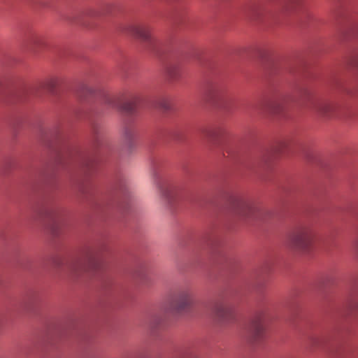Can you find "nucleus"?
<instances>
[{
  "instance_id": "1",
  "label": "nucleus",
  "mask_w": 358,
  "mask_h": 358,
  "mask_svg": "<svg viewBox=\"0 0 358 358\" xmlns=\"http://www.w3.org/2000/svg\"><path fill=\"white\" fill-rule=\"evenodd\" d=\"M313 234L311 228L304 225L296 229L289 236V245L299 250H307L311 245Z\"/></svg>"
},
{
  "instance_id": "2",
  "label": "nucleus",
  "mask_w": 358,
  "mask_h": 358,
  "mask_svg": "<svg viewBox=\"0 0 358 358\" xmlns=\"http://www.w3.org/2000/svg\"><path fill=\"white\" fill-rule=\"evenodd\" d=\"M194 304V295L192 291L184 289L180 291L170 302L171 310L177 314H182L190 310Z\"/></svg>"
},
{
  "instance_id": "3",
  "label": "nucleus",
  "mask_w": 358,
  "mask_h": 358,
  "mask_svg": "<svg viewBox=\"0 0 358 358\" xmlns=\"http://www.w3.org/2000/svg\"><path fill=\"white\" fill-rule=\"evenodd\" d=\"M97 255L93 250L86 251L80 259L76 260L69 265V268L74 273L93 270L97 266Z\"/></svg>"
},
{
  "instance_id": "4",
  "label": "nucleus",
  "mask_w": 358,
  "mask_h": 358,
  "mask_svg": "<svg viewBox=\"0 0 358 358\" xmlns=\"http://www.w3.org/2000/svg\"><path fill=\"white\" fill-rule=\"evenodd\" d=\"M155 184L164 205L168 208H172L176 198L174 188L158 177L155 178Z\"/></svg>"
},
{
  "instance_id": "5",
  "label": "nucleus",
  "mask_w": 358,
  "mask_h": 358,
  "mask_svg": "<svg viewBox=\"0 0 358 358\" xmlns=\"http://www.w3.org/2000/svg\"><path fill=\"white\" fill-rule=\"evenodd\" d=\"M230 202L236 213L242 218L250 217L255 213V206L250 201L243 198L232 196Z\"/></svg>"
},
{
  "instance_id": "6",
  "label": "nucleus",
  "mask_w": 358,
  "mask_h": 358,
  "mask_svg": "<svg viewBox=\"0 0 358 358\" xmlns=\"http://www.w3.org/2000/svg\"><path fill=\"white\" fill-rule=\"evenodd\" d=\"M264 327L260 318L252 320L245 327V336L250 343H257L264 336Z\"/></svg>"
},
{
  "instance_id": "7",
  "label": "nucleus",
  "mask_w": 358,
  "mask_h": 358,
  "mask_svg": "<svg viewBox=\"0 0 358 358\" xmlns=\"http://www.w3.org/2000/svg\"><path fill=\"white\" fill-rule=\"evenodd\" d=\"M129 32L134 36L148 42L151 49L157 51V42L152 38L151 29L145 25H133L129 28Z\"/></svg>"
},
{
  "instance_id": "8",
  "label": "nucleus",
  "mask_w": 358,
  "mask_h": 358,
  "mask_svg": "<svg viewBox=\"0 0 358 358\" xmlns=\"http://www.w3.org/2000/svg\"><path fill=\"white\" fill-rule=\"evenodd\" d=\"M206 99V101L213 106L220 108L227 107V97L224 90L219 87H213L209 89Z\"/></svg>"
},
{
  "instance_id": "9",
  "label": "nucleus",
  "mask_w": 358,
  "mask_h": 358,
  "mask_svg": "<svg viewBox=\"0 0 358 358\" xmlns=\"http://www.w3.org/2000/svg\"><path fill=\"white\" fill-rule=\"evenodd\" d=\"M216 315L223 322H229L234 317V308L227 304L219 305L216 308Z\"/></svg>"
},
{
  "instance_id": "10",
  "label": "nucleus",
  "mask_w": 358,
  "mask_h": 358,
  "mask_svg": "<svg viewBox=\"0 0 358 358\" xmlns=\"http://www.w3.org/2000/svg\"><path fill=\"white\" fill-rule=\"evenodd\" d=\"M113 107L117 108L122 112L125 113L127 115H132L135 113L137 107V99H133L131 100L125 101L122 103H115V102H109Z\"/></svg>"
},
{
  "instance_id": "11",
  "label": "nucleus",
  "mask_w": 358,
  "mask_h": 358,
  "mask_svg": "<svg viewBox=\"0 0 358 358\" xmlns=\"http://www.w3.org/2000/svg\"><path fill=\"white\" fill-rule=\"evenodd\" d=\"M315 110L323 116H329L334 110V106L331 103L325 101H318L313 105Z\"/></svg>"
},
{
  "instance_id": "12",
  "label": "nucleus",
  "mask_w": 358,
  "mask_h": 358,
  "mask_svg": "<svg viewBox=\"0 0 358 358\" xmlns=\"http://www.w3.org/2000/svg\"><path fill=\"white\" fill-rule=\"evenodd\" d=\"M163 322V317L159 315L155 314L150 317L148 321V326L152 331L157 329Z\"/></svg>"
},
{
  "instance_id": "13",
  "label": "nucleus",
  "mask_w": 358,
  "mask_h": 358,
  "mask_svg": "<svg viewBox=\"0 0 358 358\" xmlns=\"http://www.w3.org/2000/svg\"><path fill=\"white\" fill-rule=\"evenodd\" d=\"M57 80L55 78H48L40 85V87L48 90L50 92H53L57 85Z\"/></svg>"
},
{
  "instance_id": "14",
  "label": "nucleus",
  "mask_w": 358,
  "mask_h": 358,
  "mask_svg": "<svg viewBox=\"0 0 358 358\" xmlns=\"http://www.w3.org/2000/svg\"><path fill=\"white\" fill-rule=\"evenodd\" d=\"M301 5V0H285L283 6L287 11L296 10Z\"/></svg>"
},
{
  "instance_id": "15",
  "label": "nucleus",
  "mask_w": 358,
  "mask_h": 358,
  "mask_svg": "<svg viewBox=\"0 0 358 358\" xmlns=\"http://www.w3.org/2000/svg\"><path fill=\"white\" fill-rule=\"evenodd\" d=\"M169 136L174 141H180L182 139L181 131L180 129H173L170 131Z\"/></svg>"
},
{
  "instance_id": "16",
  "label": "nucleus",
  "mask_w": 358,
  "mask_h": 358,
  "mask_svg": "<svg viewBox=\"0 0 358 358\" xmlns=\"http://www.w3.org/2000/svg\"><path fill=\"white\" fill-rule=\"evenodd\" d=\"M159 106L164 110H167L170 108L169 103L166 101H161L159 103Z\"/></svg>"
},
{
  "instance_id": "17",
  "label": "nucleus",
  "mask_w": 358,
  "mask_h": 358,
  "mask_svg": "<svg viewBox=\"0 0 358 358\" xmlns=\"http://www.w3.org/2000/svg\"><path fill=\"white\" fill-rule=\"evenodd\" d=\"M134 135V131L131 129H127L125 131V136L128 140H130L133 138Z\"/></svg>"
},
{
  "instance_id": "18",
  "label": "nucleus",
  "mask_w": 358,
  "mask_h": 358,
  "mask_svg": "<svg viewBox=\"0 0 358 358\" xmlns=\"http://www.w3.org/2000/svg\"><path fill=\"white\" fill-rule=\"evenodd\" d=\"M167 73H169V76L171 78H174L176 76L175 72H173V71H172L171 68H169L167 69Z\"/></svg>"
},
{
  "instance_id": "19",
  "label": "nucleus",
  "mask_w": 358,
  "mask_h": 358,
  "mask_svg": "<svg viewBox=\"0 0 358 358\" xmlns=\"http://www.w3.org/2000/svg\"><path fill=\"white\" fill-rule=\"evenodd\" d=\"M350 306L352 309L358 310V301H352Z\"/></svg>"
},
{
  "instance_id": "20",
  "label": "nucleus",
  "mask_w": 358,
  "mask_h": 358,
  "mask_svg": "<svg viewBox=\"0 0 358 358\" xmlns=\"http://www.w3.org/2000/svg\"><path fill=\"white\" fill-rule=\"evenodd\" d=\"M282 99H283V98L282 97V98H280L279 100H276V101H276V103H276V104H278V103H279L278 102H279V101H281Z\"/></svg>"
},
{
  "instance_id": "21",
  "label": "nucleus",
  "mask_w": 358,
  "mask_h": 358,
  "mask_svg": "<svg viewBox=\"0 0 358 358\" xmlns=\"http://www.w3.org/2000/svg\"><path fill=\"white\" fill-rule=\"evenodd\" d=\"M37 41H38V38H36L35 41L34 43H35L36 45H39V42H38Z\"/></svg>"
},
{
  "instance_id": "22",
  "label": "nucleus",
  "mask_w": 358,
  "mask_h": 358,
  "mask_svg": "<svg viewBox=\"0 0 358 358\" xmlns=\"http://www.w3.org/2000/svg\"><path fill=\"white\" fill-rule=\"evenodd\" d=\"M48 216H49L50 217H53V215H50V213L48 215Z\"/></svg>"
}]
</instances>
